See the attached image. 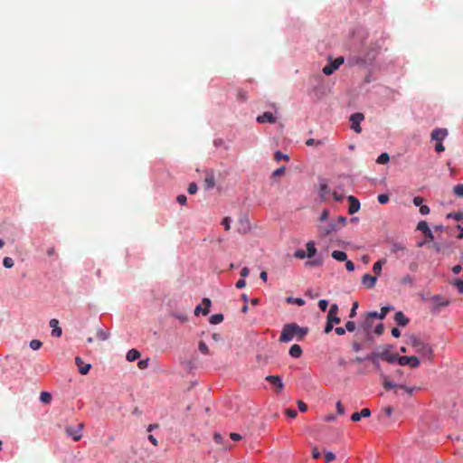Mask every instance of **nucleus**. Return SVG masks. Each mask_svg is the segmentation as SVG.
<instances>
[{
  "label": "nucleus",
  "instance_id": "1",
  "mask_svg": "<svg viewBox=\"0 0 463 463\" xmlns=\"http://www.w3.org/2000/svg\"><path fill=\"white\" fill-rule=\"evenodd\" d=\"M308 328L301 327L296 323L286 324L281 331L279 341L282 343H288L296 338L298 341H301L307 335Z\"/></svg>",
  "mask_w": 463,
  "mask_h": 463
},
{
  "label": "nucleus",
  "instance_id": "2",
  "mask_svg": "<svg viewBox=\"0 0 463 463\" xmlns=\"http://www.w3.org/2000/svg\"><path fill=\"white\" fill-rule=\"evenodd\" d=\"M408 344L411 345L414 348L415 352L420 354L422 357L428 360H432L433 350L429 344L422 342L416 335H411L409 337Z\"/></svg>",
  "mask_w": 463,
  "mask_h": 463
},
{
  "label": "nucleus",
  "instance_id": "3",
  "mask_svg": "<svg viewBox=\"0 0 463 463\" xmlns=\"http://www.w3.org/2000/svg\"><path fill=\"white\" fill-rule=\"evenodd\" d=\"M390 345H386L382 352H373L367 355L365 359L370 360L372 363H377V359H382L389 364L398 362L399 355L390 353Z\"/></svg>",
  "mask_w": 463,
  "mask_h": 463
},
{
  "label": "nucleus",
  "instance_id": "4",
  "mask_svg": "<svg viewBox=\"0 0 463 463\" xmlns=\"http://www.w3.org/2000/svg\"><path fill=\"white\" fill-rule=\"evenodd\" d=\"M449 131L447 128H435L432 130L430 134L431 141H435V150L438 153H441L445 150V146L442 144V141L448 137Z\"/></svg>",
  "mask_w": 463,
  "mask_h": 463
},
{
  "label": "nucleus",
  "instance_id": "5",
  "mask_svg": "<svg viewBox=\"0 0 463 463\" xmlns=\"http://www.w3.org/2000/svg\"><path fill=\"white\" fill-rule=\"evenodd\" d=\"M383 385L385 390L394 389L395 393H398V390H403L405 392L408 393L409 396H411L412 394L413 391L415 390L414 387H407L404 385H396V384L392 383L391 381H389L388 378L385 376H384Z\"/></svg>",
  "mask_w": 463,
  "mask_h": 463
},
{
  "label": "nucleus",
  "instance_id": "6",
  "mask_svg": "<svg viewBox=\"0 0 463 463\" xmlns=\"http://www.w3.org/2000/svg\"><path fill=\"white\" fill-rule=\"evenodd\" d=\"M338 231V224L335 220L327 222L326 224L318 225V232L323 236H327Z\"/></svg>",
  "mask_w": 463,
  "mask_h": 463
},
{
  "label": "nucleus",
  "instance_id": "7",
  "mask_svg": "<svg viewBox=\"0 0 463 463\" xmlns=\"http://www.w3.org/2000/svg\"><path fill=\"white\" fill-rule=\"evenodd\" d=\"M343 57H337L335 60L332 61L329 64L326 65L323 68V72L326 75L333 74L339 67L344 63Z\"/></svg>",
  "mask_w": 463,
  "mask_h": 463
},
{
  "label": "nucleus",
  "instance_id": "8",
  "mask_svg": "<svg viewBox=\"0 0 463 463\" xmlns=\"http://www.w3.org/2000/svg\"><path fill=\"white\" fill-rule=\"evenodd\" d=\"M398 364L400 365H409L411 368H417L420 365V360L417 356H399Z\"/></svg>",
  "mask_w": 463,
  "mask_h": 463
},
{
  "label": "nucleus",
  "instance_id": "9",
  "mask_svg": "<svg viewBox=\"0 0 463 463\" xmlns=\"http://www.w3.org/2000/svg\"><path fill=\"white\" fill-rule=\"evenodd\" d=\"M364 114L359 113V112L351 115V117H350L351 128L355 133H361L362 128L360 127V123L364 120Z\"/></svg>",
  "mask_w": 463,
  "mask_h": 463
},
{
  "label": "nucleus",
  "instance_id": "10",
  "mask_svg": "<svg viewBox=\"0 0 463 463\" xmlns=\"http://www.w3.org/2000/svg\"><path fill=\"white\" fill-rule=\"evenodd\" d=\"M265 380L275 387L277 392H281L284 389V383L279 375H268Z\"/></svg>",
  "mask_w": 463,
  "mask_h": 463
},
{
  "label": "nucleus",
  "instance_id": "11",
  "mask_svg": "<svg viewBox=\"0 0 463 463\" xmlns=\"http://www.w3.org/2000/svg\"><path fill=\"white\" fill-rule=\"evenodd\" d=\"M215 186V176L213 170H206L204 173L203 187L206 190L213 189Z\"/></svg>",
  "mask_w": 463,
  "mask_h": 463
},
{
  "label": "nucleus",
  "instance_id": "12",
  "mask_svg": "<svg viewBox=\"0 0 463 463\" xmlns=\"http://www.w3.org/2000/svg\"><path fill=\"white\" fill-rule=\"evenodd\" d=\"M82 428H83L82 423L79 424L77 430L74 429L73 427L69 426L65 429V432L68 436L72 437L73 440L79 441L81 439L80 431H81Z\"/></svg>",
  "mask_w": 463,
  "mask_h": 463
},
{
  "label": "nucleus",
  "instance_id": "13",
  "mask_svg": "<svg viewBox=\"0 0 463 463\" xmlns=\"http://www.w3.org/2000/svg\"><path fill=\"white\" fill-rule=\"evenodd\" d=\"M373 326L372 320L365 317V320L360 325V330L364 338L370 340L371 339V328Z\"/></svg>",
  "mask_w": 463,
  "mask_h": 463
},
{
  "label": "nucleus",
  "instance_id": "14",
  "mask_svg": "<svg viewBox=\"0 0 463 463\" xmlns=\"http://www.w3.org/2000/svg\"><path fill=\"white\" fill-rule=\"evenodd\" d=\"M332 193L333 192L331 191V189L328 187V185L326 183H321L319 184L318 194L322 201H324V202L328 201L329 196L332 195Z\"/></svg>",
  "mask_w": 463,
  "mask_h": 463
},
{
  "label": "nucleus",
  "instance_id": "15",
  "mask_svg": "<svg viewBox=\"0 0 463 463\" xmlns=\"http://www.w3.org/2000/svg\"><path fill=\"white\" fill-rule=\"evenodd\" d=\"M347 200L349 202L348 213L349 214H354L360 210V202L356 197L353 195H349Z\"/></svg>",
  "mask_w": 463,
  "mask_h": 463
},
{
  "label": "nucleus",
  "instance_id": "16",
  "mask_svg": "<svg viewBox=\"0 0 463 463\" xmlns=\"http://www.w3.org/2000/svg\"><path fill=\"white\" fill-rule=\"evenodd\" d=\"M256 120L260 124H264V123L274 124V123H276L277 118H276V117L273 116V114L271 112H264L263 114L258 116Z\"/></svg>",
  "mask_w": 463,
  "mask_h": 463
},
{
  "label": "nucleus",
  "instance_id": "17",
  "mask_svg": "<svg viewBox=\"0 0 463 463\" xmlns=\"http://www.w3.org/2000/svg\"><path fill=\"white\" fill-rule=\"evenodd\" d=\"M250 230V222L246 217H242L239 220L237 231L241 234H245Z\"/></svg>",
  "mask_w": 463,
  "mask_h": 463
},
{
  "label": "nucleus",
  "instance_id": "18",
  "mask_svg": "<svg viewBox=\"0 0 463 463\" xmlns=\"http://www.w3.org/2000/svg\"><path fill=\"white\" fill-rule=\"evenodd\" d=\"M377 281L376 276H372L370 274H364L362 277V283L366 288H373Z\"/></svg>",
  "mask_w": 463,
  "mask_h": 463
},
{
  "label": "nucleus",
  "instance_id": "19",
  "mask_svg": "<svg viewBox=\"0 0 463 463\" xmlns=\"http://www.w3.org/2000/svg\"><path fill=\"white\" fill-rule=\"evenodd\" d=\"M75 364L78 366L79 372L83 375L87 374L91 367L90 364H85L79 356L75 358Z\"/></svg>",
  "mask_w": 463,
  "mask_h": 463
},
{
  "label": "nucleus",
  "instance_id": "20",
  "mask_svg": "<svg viewBox=\"0 0 463 463\" xmlns=\"http://www.w3.org/2000/svg\"><path fill=\"white\" fill-rule=\"evenodd\" d=\"M431 301L436 307H447L450 304V301L448 298H445L440 295L433 296L431 298Z\"/></svg>",
  "mask_w": 463,
  "mask_h": 463
},
{
  "label": "nucleus",
  "instance_id": "21",
  "mask_svg": "<svg viewBox=\"0 0 463 463\" xmlns=\"http://www.w3.org/2000/svg\"><path fill=\"white\" fill-rule=\"evenodd\" d=\"M50 326L52 328V335L60 337L62 334L61 328L59 326V321L55 318L50 320Z\"/></svg>",
  "mask_w": 463,
  "mask_h": 463
},
{
  "label": "nucleus",
  "instance_id": "22",
  "mask_svg": "<svg viewBox=\"0 0 463 463\" xmlns=\"http://www.w3.org/2000/svg\"><path fill=\"white\" fill-rule=\"evenodd\" d=\"M394 320L398 326H405L409 323V319L404 316L402 311H399L394 316Z\"/></svg>",
  "mask_w": 463,
  "mask_h": 463
},
{
  "label": "nucleus",
  "instance_id": "23",
  "mask_svg": "<svg viewBox=\"0 0 463 463\" xmlns=\"http://www.w3.org/2000/svg\"><path fill=\"white\" fill-rule=\"evenodd\" d=\"M289 355L293 358H298L302 355V348L300 345L295 344L289 348Z\"/></svg>",
  "mask_w": 463,
  "mask_h": 463
},
{
  "label": "nucleus",
  "instance_id": "24",
  "mask_svg": "<svg viewBox=\"0 0 463 463\" xmlns=\"http://www.w3.org/2000/svg\"><path fill=\"white\" fill-rule=\"evenodd\" d=\"M386 262L385 259H381L378 261H376L373 266V271L375 274V276H379L382 272L383 265H384Z\"/></svg>",
  "mask_w": 463,
  "mask_h": 463
},
{
  "label": "nucleus",
  "instance_id": "25",
  "mask_svg": "<svg viewBox=\"0 0 463 463\" xmlns=\"http://www.w3.org/2000/svg\"><path fill=\"white\" fill-rule=\"evenodd\" d=\"M140 352L137 349H130L127 354V360L129 362H134L140 357Z\"/></svg>",
  "mask_w": 463,
  "mask_h": 463
},
{
  "label": "nucleus",
  "instance_id": "26",
  "mask_svg": "<svg viewBox=\"0 0 463 463\" xmlns=\"http://www.w3.org/2000/svg\"><path fill=\"white\" fill-rule=\"evenodd\" d=\"M332 257L338 261H345L347 259L346 253L342 250H334L332 252Z\"/></svg>",
  "mask_w": 463,
  "mask_h": 463
},
{
  "label": "nucleus",
  "instance_id": "27",
  "mask_svg": "<svg viewBox=\"0 0 463 463\" xmlns=\"http://www.w3.org/2000/svg\"><path fill=\"white\" fill-rule=\"evenodd\" d=\"M307 258H312L315 256L316 252H317V249L315 247V243L313 241H308L307 243Z\"/></svg>",
  "mask_w": 463,
  "mask_h": 463
},
{
  "label": "nucleus",
  "instance_id": "28",
  "mask_svg": "<svg viewBox=\"0 0 463 463\" xmlns=\"http://www.w3.org/2000/svg\"><path fill=\"white\" fill-rule=\"evenodd\" d=\"M406 250V248L404 245H402L400 242L392 243L391 247V252L394 254H398L399 252H403Z\"/></svg>",
  "mask_w": 463,
  "mask_h": 463
},
{
  "label": "nucleus",
  "instance_id": "29",
  "mask_svg": "<svg viewBox=\"0 0 463 463\" xmlns=\"http://www.w3.org/2000/svg\"><path fill=\"white\" fill-rule=\"evenodd\" d=\"M223 321V315L222 314H214L211 316L210 317V323L213 325L220 324Z\"/></svg>",
  "mask_w": 463,
  "mask_h": 463
},
{
  "label": "nucleus",
  "instance_id": "30",
  "mask_svg": "<svg viewBox=\"0 0 463 463\" xmlns=\"http://www.w3.org/2000/svg\"><path fill=\"white\" fill-rule=\"evenodd\" d=\"M97 338L100 341H105L109 338V333L103 329H98L96 333Z\"/></svg>",
  "mask_w": 463,
  "mask_h": 463
},
{
  "label": "nucleus",
  "instance_id": "31",
  "mask_svg": "<svg viewBox=\"0 0 463 463\" xmlns=\"http://www.w3.org/2000/svg\"><path fill=\"white\" fill-rule=\"evenodd\" d=\"M202 305H203V314L204 316L208 315L209 312H210V307H211V300L209 298H203V301H202Z\"/></svg>",
  "mask_w": 463,
  "mask_h": 463
},
{
  "label": "nucleus",
  "instance_id": "32",
  "mask_svg": "<svg viewBox=\"0 0 463 463\" xmlns=\"http://www.w3.org/2000/svg\"><path fill=\"white\" fill-rule=\"evenodd\" d=\"M40 401L43 402V403H50L51 401H52V395L51 393L47 392H43L40 395Z\"/></svg>",
  "mask_w": 463,
  "mask_h": 463
},
{
  "label": "nucleus",
  "instance_id": "33",
  "mask_svg": "<svg viewBox=\"0 0 463 463\" xmlns=\"http://www.w3.org/2000/svg\"><path fill=\"white\" fill-rule=\"evenodd\" d=\"M417 229L420 232H423V234H425L427 232H429V230H430L429 228V225L428 223L425 222V221H421L418 223L417 225Z\"/></svg>",
  "mask_w": 463,
  "mask_h": 463
},
{
  "label": "nucleus",
  "instance_id": "34",
  "mask_svg": "<svg viewBox=\"0 0 463 463\" xmlns=\"http://www.w3.org/2000/svg\"><path fill=\"white\" fill-rule=\"evenodd\" d=\"M389 160H390V156H389V155H388L387 153H382V154L378 156V158H377L376 162H377L378 164L383 165V164H386Z\"/></svg>",
  "mask_w": 463,
  "mask_h": 463
},
{
  "label": "nucleus",
  "instance_id": "35",
  "mask_svg": "<svg viewBox=\"0 0 463 463\" xmlns=\"http://www.w3.org/2000/svg\"><path fill=\"white\" fill-rule=\"evenodd\" d=\"M274 159L279 162L282 159L286 160V161H288L289 160V156L288 155H284L282 154L280 151H276L275 154H274Z\"/></svg>",
  "mask_w": 463,
  "mask_h": 463
},
{
  "label": "nucleus",
  "instance_id": "36",
  "mask_svg": "<svg viewBox=\"0 0 463 463\" xmlns=\"http://www.w3.org/2000/svg\"><path fill=\"white\" fill-rule=\"evenodd\" d=\"M392 309L393 307L392 306H386L382 307L381 312L379 313V319H383L386 317L387 313Z\"/></svg>",
  "mask_w": 463,
  "mask_h": 463
},
{
  "label": "nucleus",
  "instance_id": "37",
  "mask_svg": "<svg viewBox=\"0 0 463 463\" xmlns=\"http://www.w3.org/2000/svg\"><path fill=\"white\" fill-rule=\"evenodd\" d=\"M453 192L458 197H463V184H458L455 185L453 188Z\"/></svg>",
  "mask_w": 463,
  "mask_h": 463
},
{
  "label": "nucleus",
  "instance_id": "38",
  "mask_svg": "<svg viewBox=\"0 0 463 463\" xmlns=\"http://www.w3.org/2000/svg\"><path fill=\"white\" fill-rule=\"evenodd\" d=\"M29 345L33 350H38L42 347L43 343L40 340L33 339L30 342Z\"/></svg>",
  "mask_w": 463,
  "mask_h": 463
},
{
  "label": "nucleus",
  "instance_id": "39",
  "mask_svg": "<svg viewBox=\"0 0 463 463\" xmlns=\"http://www.w3.org/2000/svg\"><path fill=\"white\" fill-rule=\"evenodd\" d=\"M335 221L338 224V230L345 227L347 222L346 217L345 216H338Z\"/></svg>",
  "mask_w": 463,
  "mask_h": 463
},
{
  "label": "nucleus",
  "instance_id": "40",
  "mask_svg": "<svg viewBox=\"0 0 463 463\" xmlns=\"http://www.w3.org/2000/svg\"><path fill=\"white\" fill-rule=\"evenodd\" d=\"M3 265H4L5 268H7V269H11V268H13V267H14V260H13V259H12V258H10V257H5V258H4V260H3Z\"/></svg>",
  "mask_w": 463,
  "mask_h": 463
},
{
  "label": "nucleus",
  "instance_id": "41",
  "mask_svg": "<svg viewBox=\"0 0 463 463\" xmlns=\"http://www.w3.org/2000/svg\"><path fill=\"white\" fill-rule=\"evenodd\" d=\"M198 348H199L200 352L203 353V354H209V348L204 342L200 341L199 345H198Z\"/></svg>",
  "mask_w": 463,
  "mask_h": 463
},
{
  "label": "nucleus",
  "instance_id": "42",
  "mask_svg": "<svg viewBox=\"0 0 463 463\" xmlns=\"http://www.w3.org/2000/svg\"><path fill=\"white\" fill-rule=\"evenodd\" d=\"M452 285H454L459 293H463V280L460 279H457L453 281Z\"/></svg>",
  "mask_w": 463,
  "mask_h": 463
},
{
  "label": "nucleus",
  "instance_id": "43",
  "mask_svg": "<svg viewBox=\"0 0 463 463\" xmlns=\"http://www.w3.org/2000/svg\"><path fill=\"white\" fill-rule=\"evenodd\" d=\"M327 321L331 324H339L340 323V317H337V315H327Z\"/></svg>",
  "mask_w": 463,
  "mask_h": 463
},
{
  "label": "nucleus",
  "instance_id": "44",
  "mask_svg": "<svg viewBox=\"0 0 463 463\" xmlns=\"http://www.w3.org/2000/svg\"><path fill=\"white\" fill-rule=\"evenodd\" d=\"M377 199L381 204H385L389 202V195L386 194H382L378 195Z\"/></svg>",
  "mask_w": 463,
  "mask_h": 463
},
{
  "label": "nucleus",
  "instance_id": "45",
  "mask_svg": "<svg viewBox=\"0 0 463 463\" xmlns=\"http://www.w3.org/2000/svg\"><path fill=\"white\" fill-rule=\"evenodd\" d=\"M356 328L355 323L354 321H347L345 323V331L354 332Z\"/></svg>",
  "mask_w": 463,
  "mask_h": 463
},
{
  "label": "nucleus",
  "instance_id": "46",
  "mask_svg": "<svg viewBox=\"0 0 463 463\" xmlns=\"http://www.w3.org/2000/svg\"><path fill=\"white\" fill-rule=\"evenodd\" d=\"M328 217H329V211L327 209H324L319 217V222H326V221H327Z\"/></svg>",
  "mask_w": 463,
  "mask_h": 463
},
{
  "label": "nucleus",
  "instance_id": "47",
  "mask_svg": "<svg viewBox=\"0 0 463 463\" xmlns=\"http://www.w3.org/2000/svg\"><path fill=\"white\" fill-rule=\"evenodd\" d=\"M213 439L217 444L223 445L224 438L218 432L213 434Z\"/></svg>",
  "mask_w": 463,
  "mask_h": 463
},
{
  "label": "nucleus",
  "instance_id": "48",
  "mask_svg": "<svg viewBox=\"0 0 463 463\" xmlns=\"http://www.w3.org/2000/svg\"><path fill=\"white\" fill-rule=\"evenodd\" d=\"M285 171H286V167L280 166L272 173V176H274V177L280 176L285 174Z\"/></svg>",
  "mask_w": 463,
  "mask_h": 463
},
{
  "label": "nucleus",
  "instance_id": "49",
  "mask_svg": "<svg viewBox=\"0 0 463 463\" xmlns=\"http://www.w3.org/2000/svg\"><path fill=\"white\" fill-rule=\"evenodd\" d=\"M318 307L319 308L325 312L326 309H327V307H328V302L327 300L326 299H321L318 301Z\"/></svg>",
  "mask_w": 463,
  "mask_h": 463
},
{
  "label": "nucleus",
  "instance_id": "50",
  "mask_svg": "<svg viewBox=\"0 0 463 463\" xmlns=\"http://www.w3.org/2000/svg\"><path fill=\"white\" fill-rule=\"evenodd\" d=\"M358 308V302H354L353 307L351 308L349 317L354 318L356 316V309Z\"/></svg>",
  "mask_w": 463,
  "mask_h": 463
},
{
  "label": "nucleus",
  "instance_id": "51",
  "mask_svg": "<svg viewBox=\"0 0 463 463\" xmlns=\"http://www.w3.org/2000/svg\"><path fill=\"white\" fill-rule=\"evenodd\" d=\"M148 364H149V359H144V360H140L137 363V366L139 369H146L148 366Z\"/></svg>",
  "mask_w": 463,
  "mask_h": 463
},
{
  "label": "nucleus",
  "instance_id": "52",
  "mask_svg": "<svg viewBox=\"0 0 463 463\" xmlns=\"http://www.w3.org/2000/svg\"><path fill=\"white\" fill-rule=\"evenodd\" d=\"M197 189H198V188H197L196 184H195V183H191V184H189V186H188L187 191H188V193H189L190 194H194L197 192Z\"/></svg>",
  "mask_w": 463,
  "mask_h": 463
},
{
  "label": "nucleus",
  "instance_id": "53",
  "mask_svg": "<svg viewBox=\"0 0 463 463\" xmlns=\"http://www.w3.org/2000/svg\"><path fill=\"white\" fill-rule=\"evenodd\" d=\"M222 224L224 226V229L225 231H229L231 229V218L230 217H225L222 222Z\"/></svg>",
  "mask_w": 463,
  "mask_h": 463
},
{
  "label": "nucleus",
  "instance_id": "54",
  "mask_svg": "<svg viewBox=\"0 0 463 463\" xmlns=\"http://www.w3.org/2000/svg\"><path fill=\"white\" fill-rule=\"evenodd\" d=\"M335 458V455L333 452H326L325 454V460L326 463L333 461Z\"/></svg>",
  "mask_w": 463,
  "mask_h": 463
},
{
  "label": "nucleus",
  "instance_id": "55",
  "mask_svg": "<svg viewBox=\"0 0 463 463\" xmlns=\"http://www.w3.org/2000/svg\"><path fill=\"white\" fill-rule=\"evenodd\" d=\"M298 407L301 412H306L307 411V405L302 401H298Z\"/></svg>",
  "mask_w": 463,
  "mask_h": 463
},
{
  "label": "nucleus",
  "instance_id": "56",
  "mask_svg": "<svg viewBox=\"0 0 463 463\" xmlns=\"http://www.w3.org/2000/svg\"><path fill=\"white\" fill-rule=\"evenodd\" d=\"M401 283L402 284H412L413 279L410 275H406L402 279Z\"/></svg>",
  "mask_w": 463,
  "mask_h": 463
},
{
  "label": "nucleus",
  "instance_id": "57",
  "mask_svg": "<svg viewBox=\"0 0 463 463\" xmlns=\"http://www.w3.org/2000/svg\"><path fill=\"white\" fill-rule=\"evenodd\" d=\"M337 313H338V306L336 304H332L327 315H337Z\"/></svg>",
  "mask_w": 463,
  "mask_h": 463
},
{
  "label": "nucleus",
  "instance_id": "58",
  "mask_svg": "<svg viewBox=\"0 0 463 463\" xmlns=\"http://www.w3.org/2000/svg\"><path fill=\"white\" fill-rule=\"evenodd\" d=\"M384 331V327H383V324H379L375 326L374 328V333L377 335H383Z\"/></svg>",
  "mask_w": 463,
  "mask_h": 463
},
{
  "label": "nucleus",
  "instance_id": "59",
  "mask_svg": "<svg viewBox=\"0 0 463 463\" xmlns=\"http://www.w3.org/2000/svg\"><path fill=\"white\" fill-rule=\"evenodd\" d=\"M176 201H177L178 203L184 205V204L186 203L187 198H186V196L184 194H180V195H178L176 197Z\"/></svg>",
  "mask_w": 463,
  "mask_h": 463
},
{
  "label": "nucleus",
  "instance_id": "60",
  "mask_svg": "<svg viewBox=\"0 0 463 463\" xmlns=\"http://www.w3.org/2000/svg\"><path fill=\"white\" fill-rule=\"evenodd\" d=\"M321 144H322V142H321V141H319V140H316V139H314V138H309V139H307V140L306 141V145H307V146H314V145H321Z\"/></svg>",
  "mask_w": 463,
  "mask_h": 463
},
{
  "label": "nucleus",
  "instance_id": "61",
  "mask_svg": "<svg viewBox=\"0 0 463 463\" xmlns=\"http://www.w3.org/2000/svg\"><path fill=\"white\" fill-rule=\"evenodd\" d=\"M295 257L298 259H305L307 256L304 250H298L295 252Z\"/></svg>",
  "mask_w": 463,
  "mask_h": 463
},
{
  "label": "nucleus",
  "instance_id": "62",
  "mask_svg": "<svg viewBox=\"0 0 463 463\" xmlns=\"http://www.w3.org/2000/svg\"><path fill=\"white\" fill-rule=\"evenodd\" d=\"M422 203H423V198L422 197L416 196V197L413 198L414 205L420 207L421 205H423Z\"/></svg>",
  "mask_w": 463,
  "mask_h": 463
},
{
  "label": "nucleus",
  "instance_id": "63",
  "mask_svg": "<svg viewBox=\"0 0 463 463\" xmlns=\"http://www.w3.org/2000/svg\"><path fill=\"white\" fill-rule=\"evenodd\" d=\"M420 213L422 214V215H426V214H429L430 213V207L427 206V205H421L420 207Z\"/></svg>",
  "mask_w": 463,
  "mask_h": 463
},
{
  "label": "nucleus",
  "instance_id": "64",
  "mask_svg": "<svg viewBox=\"0 0 463 463\" xmlns=\"http://www.w3.org/2000/svg\"><path fill=\"white\" fill-rule=\"evenodd\" d=\"M286 415L289 418H295L297 416V411L293 409H287Z\"/></svg>",
  "mask_w": 463,
  "mask_h": 463
}]
</instances>
